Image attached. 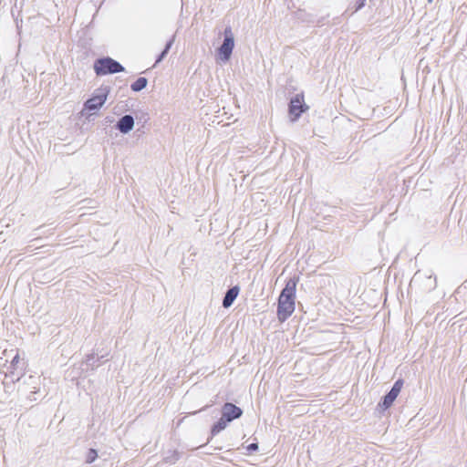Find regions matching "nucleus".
Returning a JSON list of instances; mask_svg holds the SVG:
<instances>
[{"mask_svg":"<svg viewBox=\"0 0 467 467\" xmlns=\"http://www.w3.org/2000/svg\"><path fill=\"white\" fill-rule=\"evenodd\" d=\"M243 410L232 402H225L221 409V418L215 421L210 431L209 442L214 436L226 429L229 423L242 417Z\"/></svg>","mask_w":467,"mask_h":467,"instance_id":"f257e3e1","label":"nucleus"},{"mask_svg":"<svg viewBox=\"0 0 467 467\" xmlns=\"http://www.w3.org/2000/svg\"><path fill=\"white\" fill-rule=\"evenodd\" d=\"M296 294H279L276 315L278 321L284 323L294 313Z\"/></svg>","mask_w":467,"mask_h":467,"instance_id":"f03ea898","label":"nucleus"},{"mask_svg":"<svg viewBox=\"0 0 467 467\" xmlns=\"http://www.w3.org/2000/svg\"><path fill=\"white\" fill-rule=\"evenodd\" d=\"M124 67L117 60L104 57L95 60L94 71L98 76H105L123 72Z\"/></svg>","mask_w":467,"mask_h":467,"instance_id":"7ed1b4c3","label":"nucleus"},{"mask_svg":"<svg viewBox=\"0 0 467 467\" xmlns=\"http://www.w3.org/2000/svg\"><path fill=\"white\" fill-rule=\"evenodd\" d=\"M20 362V358L18 353L12 358L9 367L7 368V372L5 373V379L3 380V385L5 389H7L10 386L16 382H18L23 378L22 368H19L18 364Z\"/></svg>","mask_w":467,"mask_h":467,"instance_id":"20e7f679","label":"nucleus"},{"mask_svg":"<svg viewBox=\"0 0 467 467\" xmlns=\"http://www.w3.org/2000/svg\"><path fill=\"white\" fill-rule=\"evenodd\" d=\"M411 289H420L423 292H431L436 288V278L431 275H426L420 272L415 273L410 280Z\"/></svg>","mask_w":467,"mask_h":467,"instance_id":"39448f33","label":"nucleus"},{"mask_svg":"<svg viewBox=\"0 0 467 467\" xmlns=\"http://www.w3.org/2000/svg\"><path fill=\"white\" fill-rule=\"evenodd\" d=\"M109 88L108 86L98 88L91 98L84 103V109L88 111L99 110L106 102Z\"/></svg>","mask_w":467,"mask_h":467,"instance_id":"423d86ee","label":"nucleus"},{"mask_svg":"<svg viewBox=\"0 0 467 467\" xmlns=\"http://www.w3.org/2000/svg\"><path fill=\"white\" fill-rule=\"evenodd\" d=\"M234 47V36L231 26H226L223 31V44L218 47V54L223 61L230 59Z\"/></svg>","mask_w":467,"mask_h":467,"instance_id":"0eeeda50","label":"nucleus"},{"mask_svg":"<svg viewBox=\"0 0 467 467\" xmlns=\"http://www.w3.org/2000/svg\"><path fill=\"white\" fill-rule=\"evenodd\" d=\"M308 109V106L305 103L304 95L296 94L291 98L288 105V112L291 116V120H297L302 113Z\"/></svg>","mask_w":467,"mask_h":467,"instance_id":"6e6552de","label":"nucleus"},{"mask_svg":"<svg viewBox=\"0 0 467 467\" xmlns=\"http://www.w3.org/2000/svg\"><path fill=\"white\" fill-rule=\"evenodd\" d=\"M110 350L108 348H101L96 346L93 351L90 354L86 356L84 364L87 367V369L90 368L91 370H95L99 367V364H95L94 358L98 357L99 358H104L109 355Z\"/></svg>","mask_w":467,"mask_h":467,"instance_id":"1a4fd4ad","label":"nucleus"},{"mask_svg":"<svg viewBox=\"0 0 467 467\" xmlns=\"http://www.w3.org/2000/svg\"><path fill=\"white\" fill-rule=\"evenodd\" d=\"M398 395L391 390L388 391L383 397H381L379 402L377 405L376 410L379 414L384 413L389 410L396 400Z\"/></svg>","mask_w":467,"mask_h":467,"instance_id":"9d476101","label":"nucleus"},{"mask_svg":"<svg viewBox=\"0 0 467 467\" xmlns=\"http://www.w3.org/2000/svg\"><path fill=\"white\" fill-rule=\"evenodd\" d=\"M116 129L123 134H127L134 128V118L130 114L122 116L115 125Z\"/></svg>","mask_w":467,"mask_h":467,"instance_id":"9b49d317","label":"nucleus"},{"mask_svg":"<svg viewBox=\"0 0 467 467\" xmlns=\"http://www.w3.org/2000/svg\"><path fill=\"white\" fill-rule=\"evenodd\" d=\"M24 384L28 386L32 385L30 394H36L39 390V377L30 375L27 377L26 379L24 380Z\"/></svg>","mask_w":467,"mask_h":467,"instance_id":"f8f14e48","label":"nucleus"},{"mask_svg":"<svg viewBox=\"0 0 467 467\" xmlns=\"http://www.w3.org/2000/svg\"><path fill=\"white\" fill-rule=\"evenodd\" d=\"M148 85V79L144 77L138 78L131 85L130 88L134 92H140Z\"/></svg>","mask_w":467,"mask_h":467,"instance_id":"ddd939ff","label":"nucleus"},{"mask_svg":"<svg viewBox=\"0 0 467 467\" xmlns=\"http://www.w3.org/2000/svg\"><path fill=\"white\" fill-rule=\"evenodd\" d=\"M181 457V453L174 450V451H168L165 452L163 457V462L168 464H174Z\"/></svg>","mask_w":467,"mask_h":467,"instance_id":"4468645a","label":"nucleus"},{"mask_svg":"<svg viewBox=\"0 0 467 467\" xmlns=\"http://www.w3.org/2000/svg\"><path fill=\"white\" fill-rule=\"evenodd\" d=\"M174 40H175V36L173 35L171 36V38L166 43L163 50L161 52V54L157 57L156 58V61H155V65L161 63L164 58L165 57L167 56V54L169 53L170 49L171 48L173 43H174Z\"/></svg>","mask_w":467,"mask_h":467,"instance_id":"2eb2a0df","label":"nucleus"},{"mask_svg":"<svg viewBox=\"0 0 467 467\" xmlns=\"http://www.w3.org/2000/svg\"><path fill=\"white\" fill-rule=\"evenodd\" d=\"M284 282H285V285L280 292H296L297 283L296 277L289 278L288 280L285 279Z\"/></svg>","mask_w":467,"mask_h":467,"instance_id":"dca6fc26","label":"nucleus"},{"mask_svg":"<svg viewBox=\"0 0 467 467\" xmlns=\"http://www.w3.org/2000/svg\"><path fill=\"white\" fill-rule=\"evenodd\" d=\"M238 295L239 294H224V297L223 299V306L224 308H229L234 304Z\"/></svg>","mask_w":467,"mask_h":467,"instance_id":"f3484780","label":"nucleus"},{"mask_svg":"<svg viewBox=\"0 0 467 467\" xmlns=\"http://www.w3.org/2000/svg\"><path fill=\"white\" fill-rule=\"evenodd\" d=\"M98 458V451L96 449L90 448L88 449L86 456L85 462L90 464L96 461Z\"/></svg>","mask_w":467,"mask_h":467,"instance_id":"a211bd4d","label":"nucleus"},{"mask_svg":"<svg viewBox=\"0 0 467 467\" xmlns=\"http://www.w3.org/2000/svg\"><path fill=\"white\" fill-rule=\"evenodd\" d=\"M403 384H404V380L402 379H399L394 382V384L392 385V387L389 390H391L392 392H394L395 394H397L399 396V394L400 393V390L403 387Z\"/></svg>","mask_w":467,"mask_h":467,"instance_id":"6ab92c4d","label":"nucleus"},{"mask_svg":"<svg viewBox=\"0 0 467 467\" xmlns=\"http://www.w3.org/2000/svg\"><path fill=\"white\" fill-rule=\"evenodd\" d=\"M245 450L247 451V454H252L254 452H256L259 450L258 442L255 441V442H252V443L248 444L245 447Z\"/></svg>","mask_w":467,"mask_h":467,"instance_id":"aec40b11","label":"nucleus"},{"mask_svg":"<svg viewBox=\"0 0 467 467\" xmlns=\"http://www.w3.org/2000/svg\"><path fill=\"white\" fill-rule=\"evenodd\" d=\"M366 1H367V0H357V1L355 2L354 11H353V13L358 12V11H359L360 9H362V8L365 6V5H366Z\"/></svg>","mask_w":467,"mask_h":467,"instance_id":"412c9836","label":"nucleus"},{"mask_svg":"<svg viewBox=\"0 0 467 467\" xmlns=\"http://www.w3.org/2000/svg\"><path fill=\"white\" fill-rule=\"evenodd\" d=\"M226 292H240V286L234 285L231 288H229Z\"/></svg>","mask_w":467,"mask_h":467,"instance_id":"4be33fe9","label":"nucleus"},{"mask_svg":"<svg viewBox=\"0 0 467 467\" xmlns=\"http://www.w3.org/2000/svg\"><path fill=\"white\" fill-rule=\"evenodd\" d=\"M102 359L103 358H99L98 357H95V358H94L95 364H99V366H100L103 363Z\"/></svg>","mask_w":467,"mask_h":467,"instance_id":"5701e85b","label":"nucleus"},{"mask_svg":"<svg viewBox=\"0 0 467 467\" xmlns=\"http://www.w3.org/2000/svg\"><path fill=\"white\" fill-rule=\"evenodd\" d=\"M387 296H388V293H385V294H384V301H386V300H387Z\"/></svg>","mask_w":467,"mask_h":467,"instance_id":"b1692460","label":"nucleus"},{"mask_svg":"<svg viewBox=\"0 0 467 467\" xmlns=\"http://www.w3.org/2000/svg\"><path fill=\"white\" fill-rule=\"evenodd\" d=\"M21 282H23V278H22V279H20V280H18V282H17L16 285H18V284H19V283H21Z\"/></svg>","mask_w":467,"mask_h":467,"instance_id":"393cba45","label":"nucleus"}]
</instances>
